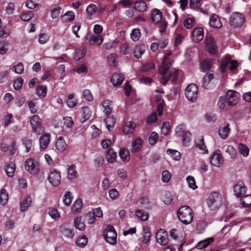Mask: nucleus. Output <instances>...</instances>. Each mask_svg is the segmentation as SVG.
<instances>
[{
    "instance_id": "nucleus-60",
    "label": "nucleus",
    "mask_w": 251,
    "mask_h": 251,
    "mask_svg": "<svg viewBox=\"0 0 251 251\" xmlns=\"http://www.w3.org/2000/svg\"><path fill=\"white\" fill-rule=\"evenodd\" d=\"M186 180L187 181L189 187L192 188L193 190H195L198 187L196 183L195 179L193 176H188L186 178Z\"/></svg>"
},
{
    "instance_id": "nucleus-46",
    "label": "nucleus",
    "mask_w": 251,
    "mask_h": 251,
    "mask_svg": "<svg viewBox=\"0 0 251 251\" xmlns=\"http://www.w3.org/2000/svg\"><path fill=\"white\" fill-rule=\"evenodd\" d=\"M226 152L229 155L231 159H234L236 157L237 151L232 145L227 146Z\"/></svg>"
},
{
    "instance_id": "nucleus-15",
    "label": "nucleus",
    "mask_w": 251,
    "mask_h": 251,
    "mask_svg": "<svg viewBox=\"0 0 251 251\" xmlns=\"http://www.w3.org/2000/svg\"><path fill=\"white\" fill-rule=\"evenodd\" d=\"M48 179L52 185L54 186H58L61 181L60 174L56 171L52 172L50 173Z\"/></svg>"
},
{
    "instance_id": "nucleus-8",
    "label": "nucleus",
    "mask_w": 251,
    "mask_h": 251,
    "mask_svg": "<svg viewBox=\"0 0 251 251\" xmlns=\"http://www.w3.org/2000/svg\"><path fill=\"white\" fill-rule=\"evenodd\" d=\"M176 133L178 136L182 137L183 142H188L190 141L191 133L185 130V126L180 124L176 128Z\"/></svg>"
},
{
    "instance_id": "nucleus-57",
    "label": "nucleus",
    "mask_w": 251,
    "mask_h": 251,
    "mask_svg": "<svg viewBox=\"0 0 251 251\" xmlns=\"http://www.w3.org/2000/svg\"><path fill=\"white\" fill-rule=\"evenodd\" d=\"M202 4L201 0H190L189 6L191 9H197L200 7Z\"/></svg>"
},
{
    "instance_id": "nucleus-21",
    "label": "nucleus",
    "mask_w": 251,
    "mask_h": 251,
    "mask_svg": "<svg viewBox=\"0 0 251 251\" xmlns=\"http://www.w3.org/2000/svg\"><path fill=\"white\" fill-rule=\"evenodd\" d=\"M162 17V12L157 9H154L153 10L151 15V19L152 22L155 24L159 23Z\"/></svg>"
},
{
    "instance_id": "nucleus-10",
    "label": "nucleus",
    "mask_w": 251,
    "mask_h": 251,
    "mask_svg": "<svg viewBox=\"0 0 251 251\" xmlns=\"http://www.w3.org/2000/svg\"><path fill=\"white\" fill-rule=\"evenodd\" d=\"M226 99L228 104L231 106L236 104L239 100V94L232 90L227 91Z\"/></svg>"
},
{
    "instance_id": "nucleus-2",
    "label": "nucleus",
    "mask_w": 251,
    "mask_h": 251,
    "mask_svg": "<svg viewBox=\"0 0 251 251\" xmlns=\"http://www.w3.org/2000/svg\"><path fill=\"white\" fill-rule=\"evenodd\" d=\"M178 219L184 225L190 224L193 219L192 209L188 206H181L177 211Z\"/></svg>"
},
{
    "instance_id": "nucleus-17",
    "label": "nucleus",
    "mask_w": 251,
    "mask_h": 251,
    "mask_svg": "<svg viewBox=\"0 0 251 251\" xmlns=\"http://www.w3.org/2000/svg\"><path fill=\"white\" fill-rule=\"evenodd\" d=\"M143 143V140L141 138H136L131 143V147L130 149L131 152H136L141 149Z\"/></svg>"
},
{
    "instance_id": "nucleus-35",
    "label": "nucleus",
    "mask_w": 251,
    "mask_h": 251,
    "mask_svg": "<svg viewBox=\"0 0 251 251\" xmlns=\"http://www.w3.org/2000/svg\"><path fill=\"white\" fill-rule=\"evenodd\" d=\"M238 149L239 153L243 156L247 157L249 155L250 149L246 145L239 143L238 144Z\"/></svg>"
},
{
    "instance_id": "nucleus-62",
    "label": "nucleus",
    "mask_w": 251,
    "mask_h": 251,
    "mask_svg": "<svg viewBox=\"0 0 251 251\" xmlns=\"http://www.w3.org/2000/svg\"><path fill=\"white\" fill-rule=\"evenodd\" d=\"M108 62L111 66H115L117 61V56L116 54H111L107 57Z\"/></svg>"
},
{
    "instance_id": "nucleus-49",
    "label": "nucleus",
    "mask_w": 251,
    "mask_h": 251,
    "mask_svg": "<svg viewBox=\"0 0 251 251\" xmlns=\"http://www.w3.org/2000/svg\"><path fill=\"white\" fill-rule=\"evenodd\" d=\"M196 146L201 151V153L205 154L208 153V150L205 145L203 139L199 140L196 144Z\"/></svg>"
},
{
    "instance_id": "nucleus-9",
    "label": "nucleus",
    "mask_w": 251,
    "mask_h": 251,
    "mask_svg": "<svg viewBox=\"0 0 251 251\" xmlns=\"http://www.w3.org/2000/svg\"><path fill=\"white\" fill-rule=\"evenodd\" d=\"M25 166V169L31 174L35 175L39 171V164L37 161L33 159H27Z\"/></svg>"
},
{
    "instance_id": "nucleus-28",
    "label": "nucleus",
    "mask_w": 251,
    "mask_h": 251,
    "mask_svg": "<svg viewBox=\"0 0 251 251\" xmlns=\"http://www.w3.org/2000/svg\"><path fill=\"white\" fill-rule=\"evenodd\" d=\"M102 37L100 35H98L92 36L89 41V44L92 46H100L102 43Z\"/></svg>"
},
{
    "instance_id": "nucleus-38",
    "label": "nucleus",
    "mask_w": 251,
    "mask_h": 251,
    "mask_svg": "<svg viewBox=\"0 0 251 251\" xmlns=\"http://www.w3.org/2000/svg\"><path fill=\"white\" fill-rule=\"evenodd\" d=\"M167 153L175 160H179L181 158L180 153L175 150L168 149L167 151Z\"/></svg>"
},
{
    "instance_id": "nucleus-23",
    "label": "nucleus",
    "mask_w": 251,
    "mask_h": 251,
    "mask_svg": "<svg viewBox=\"0 0 251 251\" xmlns=\"http://www.w3.org/2000/svg\"><path fill=\"white\" fill-rule=\"evenodd\" d=\"M60 232L62 236L68 238H73L75 235V233L73 229L67 228L64 226L60 227Z\"/></svg>"
},
{
    "instance_id": "nucleus-45",
    "label": "nucleus",
    "mask_w": 251,
    "mask_h": 251,
    "mask_svg": "<svg viewBox=\"0 0 251 251\" xmlns=\"http://www.w3.org/2000/svg\"><path fill=\"white\" fill-rule=\"evenodd\" d=\"M68 106L70 108H73L77 103V101L74 99V95L71 94L68 96V100L66 102Z\"/></svg>"
},
{
    "instance_id": "nucleus-64",
    "label": "nucleus",
    "mask_w": 251,
    "mask_h": 251,
    "mask_svg": "<svg viewBox=\"0 0 251 251\" xmlns=\"http://www.w3.org/2000/svg\"><path fill=\"white\" fill-rule=\"evenodd\" d=\"M84 98L88 101H92L94 98L93 95L89 89H84L82 92Z\"/></svg>"
},
{
    "instance_id": "nucleus-51",
    "label": "nucleus",
    "mask_w": 251,
    "mask_h": 251,
    "mask_svg": "<svg viewBox=\"0 0 251 251\" xmlns=\"http://www.w3.org/2000/svg\"><path fill=\"white\" fill-rule=\"evenodd\" d=\"M74 224L75 227L79 230H83L85 228V225L81 222V218L80 217L75 219Z\"/></svg>"
},
{
    "instance_id": "nucleus-34",
    "label": "nucleus",
    "mask_w": 251,
    "mask_h": 251,
    "mask_svg": "<svg viewBox=\"0 0 251 251\" xmlns=\"http://www.w3.org/2000/svg\"><path fill=\"white\" fill-rule=\"evenodd\" d=\"M111 101L108 100H103L101 105L103 108V112L105 115H109L112 111V107L110 106Z\"/></svg>"
},
{
    "instance_id": "nucleus-42",
    "label": "nucleus",
    "mask_w": 251,
    "mask_h": 251,
    "mask_svg": "<svg viewBox=\"0 0 251 251\" xmlns=\"http://www.w3.org/2000/svg\"><path fill=\"white\" fill-rule=\"evenodd\" d=\"M230 58L229 57H225L222 59L221 64V71L224 73L226 69L229 67L230 64Z\"/></svg>"
},
{
    "instance_id": "nucleus-1",
    "label": "nucleus",
    "mask_w": 251,
    "mask_h": 251,
    "mask_svg": "<svg viewBox=\"0 0 251 251\" xmlns=\"http://www.w3.org/2000/svg\"><path fill=\"white\" fill-rule=\"evenodd\" d=\"M172 54L171 52L167 53L163 57L162 65L159 69L160 75V82L163 85H165L169 80L170 74L168 73V70L170 69L173 61L168 60V58Z\"/></svg>"
},
{
    "instance_id": "nucleus-7",
    "label": "nucleus",
    "mask_w": 251,
    "mask_h": 251,
    "mask_svg": "<svg viewBox=\"0 0 251 251\" xmlns=\"http://www.w3.org/2000/svg\"><path fill=\"white\" fill-rule=\"evenodd\" d=\"M198 88L195 84H189L185 89V94L187 99L190 101H194L198 97Z\"/></svg>"
},
{
    "instance_id": "nucleus-48",
    "label": "nucleus",
    "mask_w": 251,
    "mask_h": 251,
    "mask_svg": "<svg viewBox=\"0 0 251 251\" xmlns=\"http://www.w3.org/2000/svg\"><path fill=\"white\" fill-rule=\"evenodd\" d=\"M155 69V64L152 61L145 63L141 67L143 72H149Z\"/></svg>"
},
{
    "instance_id": "nucleus-50",
    "label": "nucleus",
    "mask_w": 251,
    "mask_h": 251,
    "mask_svg": "<svg viewBox=\"0 0 251 251\" xmlns=\"http://www.w3.org/2000/svg\"><path fill=\"white\" fill-rule=\"evenodd\" d=\"M140 37L141 32L139 29L134 28L131 31L130 33V37L133 41L136 42L138 41Z\"/></svg>"
},
{
    "instance_id": "nucleus-4",
    "label": "nucleus",
    "mask_w": 251,
    "mask_h": 251,
    "mask_svg": "<svg viewBox=\"0 0 251 251\" xmlns=\"http://www.w3.org/2000/svg\"><path fill=\"white\" fill-rule=\"evenodd\" d=\"M103 236L106 241L112 245H115L117 242V232L114 227L108 226L105 230Z\"/></svg>"
},
{
    "instance_id": "nucleus-53",
    "label": "nucleus",
    "mask_w": 251,
    "mask_h": 251,
    "mask_svg": "<svg viewBox=\"0 0 251 251\" xmlns=\"http://www.w3.org/2000/svg\"><path fill=\"white\" fill-rule=\"evenodd\" d=\"M47 88L46 86H39L36 90V94L41 98H44L47 94Z\"/></svg>"
},
{
    "instance_id": "nucleus-19",
    "label": "nucleus",
    "mask_w": 251,
    "mask_h": 251,
    "mask_svg": "<svg viewBox=\"0 0 251 251\" xmlns=\"http://www.w3.org/2000/svg\"><path fill=\"white\" fill-rule=\"evenodd\" d=\"M209 24L211 27L214 28H220L222 25L219 17L215 14L211 16Z\"/></svg>"
},
{
    "instance_id": "nucleus-39",
    "label": "nucleus",
    "mask_w": 251,
    "mask_h": 251,
    "mask_svg": "<svg viewBox=\"0 0 251 251\" xmlns=\"http://www.w3.org/2000/svg\"><path fill=\"white\" fill-rule=\"evenodd\" d=\"M117 153L112 149H110L107 151L106 160L110 163H113L116 160Z\"/></svg>"
},
{
    "instance_id": "nucleus-59",
    "label": "nucleus",
    "mask_w": 251,
    "mask_h": 251,
    "mask_svg": "<svg viewBox=\"0 0 251 251\" xmlns=\"http://www.w3.org/2000/svg\"><path fill=\"white\" fill-rule=\"evenodd\" d=\"M12 70L17 74H22L24 71V65L22 63H19L16 65H14L12 68Z\"/></svg>"
},
{
    "instance_id": "nucleus-22",
    "label": "nucleus",
    "mask_w": 251,
    "mask_h": 251,
    "mask_svg": "<svg viewBox=\"0 0 251 251\" xmlns=\"http://www.w3.org/2000/svg\"><path fill=\"white\" fill-rule=\"evenodd\" d=\"M125 78L124 76L119 73H115L112 75L111 82L114 86L120 85Z\"/></svg>"
},
{
    "instance_id": "nucleus-31",
    "label": "nucleus",
    "mask_w": 251,
    "mask_h": 251,
    "mask_svg": "<svg viewBox=\"0 0 251 251\" xmlns=\"http://www.w3.org/2000/svg\"><path fill=\"white\" fill-rule=\"evenodd\" d=\"M134 8L139 12H142L147 8V4L144 0H138L135 2Z\"/></svg>"
},
{
    "instance_id": "nucleus-13",
    "label": "nucleus",
    "mask_w": 251,
    "mask_h": 251,
    "mask_svg": "<svg viewBox=\"0 0 251 251\" xmlns=\"http://www.w3.org/2000/svg\"><path fill=\"white\" fill-rule=\"evenodd\" d=\"M233 190L237 197H243L246 192V187L243 182L239 181L234 185Z\"/></svg>"
},
{
    "instance_id": "nucleus-3",
    "label": "nucleus",
    "mask_w": 251,
    "mask_h": 251,
    "mask_svg": "<svg viewBox=\"0 0 251 251\" xmlns=\"http://www.w3.org/2000/svg\"><path fill=\"white\" fill-rule=\"evenodd\" d=\"M222 197L218 192H213L208 197L206 203L212 210L219 208L222 205Z\"/></svg>"
},
{
    "instance_id": "nucleus-16",
    "label": "nucleus",
    "mask_w": 251,
    "mask_h": 251,
    "mask_svg": "<svg viewBox=\"0 0 251 251\" xmlns=\"http://www.w3.org/2000/svg\"><path fill=\"white\" fill-rule=\"evenodd\" d=\"M204 33L203 29L201 27L195 28L192 34V39L196 43H199L202 40Z\"/></svg>"
},
{
    "instance_id": "nucleus-11",
    "label": "nucleus",
    "mask_w": 251,
    "mask_h": 251,
    "mask_svg": "<svg viewBox=\"0 0 251 251\" xmlns=\"http://www.w3.org/2000/svg\"><path fill=\"white\" fill-rule=\"evenodd\" d=\"M30 123L33 131L37 134H40L41 132L40 128L41 119L39 116L37 115L33 116L30 120Z\"/></svg>"
},
{
    "instance_id": "nucleus-63",
    "label": "nucleus",
    "mask_w": 251,
    "mask_h": 251,
    "mask_svg": "<svg viewBox=\"0 0 251 251\" xmlns=\"http://www.w3.org/2000/svg\"><path fill=\"white\" fill-rule=\"evenodd\" d=\"M87 243V238L85 236L79 237L76 241V244L77 246L83 248Z\"/></svg>"
},
{
    "instance_id": "nucleus-58",
    "label": "nucleus",
    "mask_w": 251,
    "mask_h": 251,
    "mask_svg": "<svg viewBox=\"0 0 251 251\" xmlns=\"http://www.w3.org/2000/svg\"><path fill=\"white\" fill-rule=\"evenodd\" d=\"M33 16V12L25 11L23 12L21 15V19L24 21H28Z\"/></svg>"
},
{
    "instance_id": "nucleus-26",
    "label": "nucleus",
    "mask_w": 251,
    "mask_h": 251,
    "mask_svg": "<svg viewBox=\"0 0 251 251\" xmlns=\"http://www.w3.org/2000/svg\"><path fill=\"white\" fill-rule=\"evenodd\" d=\"M136 127V124L134 122H128L126 123L123 128L124 133L128 134L133 132L135 128Z\"/></svg>"
},
{
    "instance_id": "nucleus-5",
    "label": "nucleus",
    "mask_w": 251,
    "mask_h": 251,
    "mask_svg": "<svg viewBox=\"0 0 251 251\" xmlns=\"http://www.w3.org/2000/svg\"><path fill=\"white\" fill-rule=\"evenodd\" d=\"M210 163L212 165L220 168L223 165L224 159L220 150H216L213 152L210 158Z\"/></svg>"
},
{
    "instance_id": "nucleus-29",
    "label": "nucleus",
    "mask_w": 251,
    "mask_h": 251,
    "mask_svg": "<svg viewBox=\"0 0 251 251\" xmlns=\"http://www.w3.org/2000/svg\"><path fill=\"white\" fill-rule=\"evenodd\" d=\"M15 169V164L13 162H10L5 166V171L8 176L12 177L14 176Z\"/></svg>"
},
{
    "instance_id": "nucleus-52",
    "label": "nucleus",
    "mask_w": 251,
    "mask_h": 251,
    "mask_svg": "<svg viewBox=\"0 0 251 251\" xmlns=\"http://www.w3.org/2000/svg\"><path fill=\"white\" fill-rule=\"evenodd\" d=\"M82 114L83 119L81 120V122L84 123L87 120L89 119L90 117L91 112L89 108L88 107H83L82 108Z\"/></svg>"
},
{
    "instance_id": "nucleus-32",
    "label": "nucleus",
    "mask_w": 251,
    "mask_h": 251,
    "mask_svg": "<svg viewBox=\"0 0 251 251\" xmlns=\"http://www.w3.org/2000/svg\"><path fill=\"white\" fill-rule=\"evenodd\" d=\"M77 176L76 166L74 165L70 166L68 169V178L69 180L75 179Z\"/></svg>"
},
{
    "instance_id": "nucleus-6",
    "label": "nucleus",
    "mask_w": 251,
    "mask_h": 251,
    "mask_svg": "<svg viewBox=\"0 0 251 251\" xmlns=\"http://www.w3.org/2000/svg\"><path fill=\"white\" fill-rule=\"evenodd\" d=\"M245 22V17L240 13H233L229 19L230 25L235 27H238L243 25Z\"/></svg>"
},
{
    "instance_id": "nucleus-43",
    "label": "nucleus",
    "mask_w": 251,
    "mask_h": 251,
    "mask_svg": "<svg viewBox=\"0 0 251 251\" xmlns=\"http://www.w3.org/2000/svg\"><path fill=\"white\" fill-rule=\"evenodd\" d=\"M242 198L241 199V203L242 205L245 207H248L251 204V195H244L243 197H240Z\"/></svg>"
},
{
    "instance_id": "nucleus-27",
    "label": "nucleus",
    "mask_w": 251,
    "mask_h": 251,
    "mask_svg": "<svg viewBox=\"0 0 251 251\" xmlns=\"http://www.w3.org/2000/svg\"><path fill=\"white\" fill-rule=\"evenodd\" d=\"M75 18V14L74 12L69 11L66 12L64 15L61 17V19L62 22L67 23L74 20Z\"/></svg>"
},
{
    "instance_id": "nucleus-30",
    "label": "nucleus",
    "mask_w": 251,
    "mask_h": 251,
    "mask_svg": "<svg viewBox=\"0 0 251 251\" xmlns=\"http://www.w3.org/2000/svg\"><path fill=\"white\" fill-rule=\"evenodd\" d=\"M104 123L108 130L111 131L115 125V119L112 116H108L105 120Z\"/></svg>"
},
{
    "instance_id": "nucleus-24",
    "label": "nucleus",
    "mask_w": 251,
    "mask_h": 251,
    "mask_svg": "<svg viewBox=\"0 0 251 251\" xmlns=\"http://www.w3.org/2000/svg\"><path fill=\"white\" fill-rule=\"evenodd\" d=\"M146 50V47L144 45H136L133 50L134 56L137 58L141 57Z\"/></svg>"
},
{
    "instance_id": "nucleus-12",
    "label": "nucleus",
    "mask_w": 251,
    "mask_h": 251,
    "mask_svg": "<svg viewBox=\"0 0 251 251\" xmlns=\"http://www.w3.org/2000/svg\"><path fill=\"white\" fill-rule=\"evenodd\" d=\"M156 238L157 242L161 245H166L168 242L167 233L163 229L157 231Z\"/></svg>"
},
{
    "instance_id": "nucleus-33",
    "label": "nucleus",
    "mask_w": 251,
    "mask_h": 251,
    "mask_svg": "<svg viewBox=\"0 0 251 251\" xmlns=\"http://www.w3.org/2000/svg\"><path fill=\"white\" fill-rule=\"evenodd\" d=\"M31 203V198L30 196H27L25 200L20 203V210L22 211H25L30 205Z\"/></svg>"
},
{
    "instance_id": "nucleus-44",
    "label": "nucleus",
    "mask_w": 251,
    "mask_h": 251,
    "mask_svg": "<svg viewBox=\"0 0 251 251\" xmlns=\"http://www.w3.org/2000/svg\"><path fill=\"white\" fill-rule=\"evenodd\" d=\"M213 241L212 238H209L205 240L200 242L197 245V248L198 249L201 250L207 247L210 243Z\"/></svg>"
},
{
    "instance_id": "nucleus-54",
    "label": "nucleus",
    "mask_w": 251,
    "mask_h": 251,
    "mask_svg": "<svg viewBox=\"0 0 251 251\" xmlns=\"http://www.w3.org/2000/svg\"><path fill=\"white\" fill-rule=\"evenodd\" d=\"M136 216L141 221H146L149 218V215L147 213L143 212L140 209H137L135 212Z\"/></svg>"
},
{
    "instance_id": "nucleus-36",
    "label": "nucleus",
    "mask_w": 251,
    "mask_h": 251,
    "mask_svg": "<svg viewBox=\"0 0 251 251\" xmlns=\"http://www.w3.org/2000/svg\"><path fill=\"white\" fill-rule=\"evenodd\" d=\"M83 206L82 201L81 199H77L72 207L73 213H76L79 212Z\"/></svg>"
},
{
    "instance_id": "nucleus-25",
    "label": "nucleus",
    "mask_w": 251,
    "mask_h": 251,
    "mask_svg": "<svg viewBox=\"0 0 251 251\" xmlns=\"http://www.w3.org/2000/svg\"><path fill=\"white\" fill-rule=\"evenodd\" d=\"M67 147V144L65 141L63 137H59L55 143V148L56 150L60 152L64 151Z\"/></svg>"
},
{
    "instance_id": "nucleus-20",
    "label": "nucleus",
    "mask_w": 251,
    "mask_h": 251,
    "mask_svg": "<svg viewBox=\"0 0 251 251\" xmlns=\"http://www.w3.org/2000/svg\"><path fill=\"white\" fill-rule=\"evenodd\" d=\"M230 131L229 124H226L219 128L218 130L219 135L222 139H225L228 136Z\"/></svg>"
},
{
    "instance_id": "nucleus-56",
    "label": "nucleus",
    "mask_w": 251,
    "mask_h": 251,
    "mask_svg": "<svg viewBox=\"0 0 251 251\" xmlns=\"http://www.w3.org/2000/svg\"><path fill=\"white\" fill-rule=\"evenodd\" d=\"M214 78L213 74H206L202 79V84L203 87L207 86L209 82Z\"/></svg>"
},
{
    "instance_id": "nucleus-40",
    "label": "nucleus",
    "mask_w": 251,
    "mask_h": 251,
    "mask_svg": "<svg viewBox=\"0 0 251 251\" xmlns=\"http://www.w3.org/2000/svg\"><path fill=\"white\" fill-rule=\"evenodd\" d=\"M8 200V194L5 189L1 190L0 193V203L2 205H5Z\"/></svg>"
},
{
    "instance_id": "nucleus-14",
    "label": "nucleus",
    "mask_w": 251,
    "mask_h": 251,
    "mask_svg": "<svg viewBox=\"0 0 251 251\" xmlns=\"http://www.w3.org/2000/svg\"><path fill=\"white\" fill-rule=\"evenodd\" d=\"M206 47L209 52L211 54H215L217 51V46L214 38L212 36L207 37Z\"/></svg>"
},
{
    "instance_id": "nucleus-55",
    "label": "nucleus",
    "mask_w": 251,
    "mask_h": 251,
    "mask_svg": "<svg viewBox=\"0 0 251 251\" xmlns=\"http://www.w3.org/2000/svg\"><path fill=\"white\" fill-rule=\"evenodd\" d=\"M73 197L70 192H67L64 196L63 202L66 206H69L72 202Z\"/></svg>"
},
{
    "instance_id": "nucleus-37",
    "label": "nucleus",
    "mask_w": 251,
    "mask_h": 251,
    "mask_svg": "<svg viewBox=\"0 0 251 251\" xmlns=\"http://www.w3.org/2000/svg\"><path fill=\"white\" fill-rule=\"evenodd\" d=\"M183 25L187 29H191L195 24V20L194 17H187L183 21Z\"/></svg>"
},
{
    "instance_id": "nucleus-18",
    "label": "nucleus",
    "mask_w": 251,
    "mask_h": 251,
    "mask_svg": "<svg viewBox=\"0 0 251 251\" xmlns=\"http://www.w3.org/2000/svg\"><path fill=\"white\" fill-rule=\"evenodd\" d=\"M50 142V135L45 134L41 136L39 139L40 149L44 150L47 148Z\"/></svg>"
},
{
    "instance_id": "nucleus-41",
    "label": "nucleus",
    "mask_w": 251,
    "mask_h": 251,
    "mask_svg": "<svg viewBox=\"0 0 251 251\" xmlns=\"http://www.w3.org/2000/svg\"><path fill=\"white\" fill-rule=\"evenodd\" d=\"M119 156L123 161L127 162L129 160V153L127 149H123L121 150L119 152Z\"/></svg>"
},
{
    "instance_id": "nucleus-61",
    "label": "nucleus",
    "mask_w": 251,
    "mask_h": 251,
    "mask_svg": "<svg viewBox=\"0 0 251 251\" xmlns=\"http://www.w3.org/2000/svg\"><path fill=\"white\" fill-rule=\"evenodd\" d=\"M158 137V135L156 132L154 131L152 132L149 137V143L151 145H154L157 141Z\"/></svg>"
},
{
    "instance_id": "nucleus-47",
    "label": "nucleus",
    "mask_w": 251,
    "mask_h": 251,
    "mask_svg": "<svg viewBox=\"0 0 251 251\" xmlns=\"http://www.w3.org/2000/svg\"><path fill=\"white\" fill-rule=\"evenodd\" d=\"M211 61L209 59H204L201 63V68L203 72L208 71L211 67Z\"/></svg>"
}]
</instances>
